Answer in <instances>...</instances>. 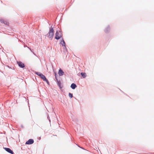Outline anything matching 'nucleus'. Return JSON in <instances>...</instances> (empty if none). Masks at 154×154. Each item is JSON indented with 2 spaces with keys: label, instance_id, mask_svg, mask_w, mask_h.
Masks as SVG:
<instances>
[{
  "label": "nucleus",
  "instance_id": "1",
  "mask_svg": "<svg viewBox=\"0 0 154 154\" xmlns=\"http://www.w3.org/2000/svg\"><path fill=\"white\" fill-rule=\"evenodd\" d=\"M61 37V33L60 31H57L55 34V38L56 39H59Z\"/></svg>",
  "mask_w": 154,
  "mask_h": 154
},
{
  "label": "nucleus",
  "instance_id": "2",
  "mask_svg": "<svg viewBox=\"0 0 154 154\" xmlns=\"http://www.w3.org/2000/svg\"><path fill=\"white\" fill-rule=\"evenodd\" d=\"M48 33L49 34V38L51 39L54 35V29L53 28L50 29Z\"/></svg>",
  "mask_w": 154,
  "mask_h": 154
},
{
  "label": "nucleus",
  "instance_id": "3",
  "mask_svg": "<svg viewBox=\"0 0 154 154\" xmlns=\"http://www.w3.org/2000/svg\"><path fill=\"white\" fill-rule=\"evenodd\" d=\"M0 22L2 23H3L6 25H8L9 24V23L8 21L6 20H4L3 19H0Z\"/></svg>",
  "mask_w": 154,
  "mask_h": 154
},
{
  "label": "nucleus",
  "instance_id": "4",
  "mask_svg": "<svg viewBox=\"0 0 154 154\" xmlns=\"http://www.w3.org/2000/svg\"><path fill=\"white\" fill-rule=\"evenodd\" d=\"M60 43L62 45V46H64L63 48L64 49L66 48V47L65 45V43L63 39H62L60 40Z\"/></svg>",
  "mask_w": 154,
  "mask_h": 154
},
{
  "label": "nucleus",
  "instance_id": "5",
  "mask_svg": "<svg viewBox=\"0 0 154 154\" xmlns=\"http://www.w3.org/2000/svg\"><path fill=\"white\" fill-rule=\"evenodd\" d=\"M60 43L62 45V46H64L63 48L64 49L66 48V47L65 45V43L63 39H62L60 40Z\"/></svg>",
  "mask_w": 154,
  "mask_h": 154
},
{
  "label": "nucleus",
  "instance_id": "6",
  "mask_svg": "<svg viewBox=\"0 0 154 154\" xmlns=\"http://www.w3.org/2000/svg\"><path fill=\"white\" fill-rule=\"evenodd\" d=\"M18 66L20 67L23 68L25 67L24 64L23 63L20 62H17Z\"/></svg>",
  "mask_w": 154,
  "mask_h": 154
},
{
  "label": "nucleus",
  "instance_id": "7",
  "mask_svg": "<svg viewBox=\"0 0 154 154\" xmlns=\"http://www.w3.org/2000/svg\"><path fill=\"white\" fill-rule=\"evenodd\" d=\"M33 143V140L32 139H30L28 141L26 142V144H30L32 143Z\"/></svg>",
  "mask_w": 154,
  "mask_h": 154
},
{
  "label": "nucleus",
  "instance_id": "8",
  "mask_svg": "<svg viewBox=\"0 0 154 154\" xmlns=\"http://www.w3.org/2000/svg\"><path fill=\"white\" fill-rule=\"evenodd\" d=\"M5 150L8 152L12 154H13V152L10 149L8 148H5Z\"/></svg>",
  "mask_w": 154,
  "mask_h": 154
},
{
  "label": "nucleus",
  "instance_id": "9",
  "mask_svg": "<svg viewBox=\"0 0 154 154\" xmlns=\"http://www.w3.org/2000/svg\"><path fill=\"white\" fill-rule=\"evenodd\" d=\"M39 76L42 79L44 80H46V79L44 75L42 74H40L39 75Z\"/></svg>",
  "mask_w": 154,
  "mask_h": 154
},
{
  "label": "nucleus",
  "instance_id": "10",
  "mask_svg": "<svg viewBox=\"0 0 154 154\" xmlns=\"http://www.w3.org/2000/svg\"><path fill=\"white\" fill-rule=\"evenodd\" d=\"M63 73L64 72L61 69L59 70L58 72V74H59L60 75H63Z\"/></svg>",
  "mask_w": 154,
  "mask_h": 154
},
{
  "label": "nucleus",
  "instance_id": "11",
  "mask_svg": "<svg viewBox=\"0 0 154 154\" xmlns=\"http://www.w3.org/2000/svg\"><path fill=\"white\" fill-rule=\"evenodd\" d=\"M71 87L73 89H74L76 87V85L75 84L73 83L71 85Z\"/></svg>",
  "mask_w": 154,
  "mask_h": 154
},
{
  "label": "nucleus",
  "instance_id": "12",
  "mask_svg": "<svg viewBox=\"0 0 154 154\" xmlns=\"http://www.w3.org/2000/svg\"><path fill=\"white\" fill-rule=\"evenodd\" d=\"M110 30V28L109 26H108L106 29H105L104 31L105 32H108Z\"/></svg>",
  "mask_w": 154,
  "mask_h": 154
},
{
  "label": "nucleus",
  "instance_id": "13",
  "mask_svg": "<svg viewBox=\"0 0 154 154\" xmlns=\"http://www.w3.org/2000/svg\"><path fill=\"white\" fill-rule=\"evenodd\" d=\"M81 75L83 78H85L86 76V74L85 73H82Z\"/></svg>",
  "mask_w": 154,
  "mask_h": 154
},
{
  "label": "nucleus",
  "instance_id": "14",
  "mask_svg": "<svg viewBox=\"0 0 154 154\" xmlns=\"http://www.w3.org/2000/svg\"><path fill=\"white\" fill-rule=\"evenodd\" d=\"M69 96L70 98H72L73 97V95L72 94L69 93Z\"/></svg>",
  "mask_w": 154,
  "mask_h": 154
},
{
  "label": "nucleus",
  "instance_id": "15",
  "mask_svg": "<svg viewBox=\"0 0 154 154\" xmlns=\"http://www.w3.org/2000/svg\"><path fill=\"white\" fill-rule=\"evenodd\" d=\"M27 47L30 50V51H31V49L30 48H29V47Z\"/></svg>",
  "mask_w": 154,
  "mask_h": 154
},
{
  "label": "nucleus",
  "instance_id": "16",
  "mask_svg": "<svg viewBox=\"0 0 154 154\" xmlns=\"http://www.w3.org/2000/svg\"><path fill=\"white\" fill-rule=\"evenodd\" d=\"M27 47V46H24V47Z\"/></svg>",
  "mask_w": 154,
  "mask_h": 154
}]
</instances>
